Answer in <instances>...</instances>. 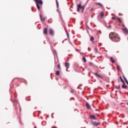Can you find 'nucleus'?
<instances>
[{
  "label": "nucleus",
  "instance_id": "nucleus-1",
  "mask_svg": "<svg viewBox=\"0 0 128 128\" xmlns=\"http://www.w3.org/2000/svg\"><path fill=\"white\" fill-rule=\"evenodd\" d=\"M109 37L112 42H120V36H118V34L114 32L110 33Z\"/></svg>",
  "mask_w": 128,
  "mask_h": 128
},
{
  "label": "nucleus",
  "instance_id": "nucleus-2",
  "mask_svg": "<svg viewBox=\"0 0 128 128\" xmlns=\"http://www.w3.org/2000/svg\"><path fill=\"white\" fill-rule=\"evenodd\" d=\"M35 2L36 3L38 10H40L42 8V0H35Z\"/></svg>",
  "mask_w": 128,
  "mask_h": 128
},
{
  "label": "nucleus",
  "instance_id": "nucleus-3",
  "mask_svg": "<svg viewBox=\"0 0 128 128\" xmlns=\"http://www.w3.org/2000/svg\"><path fill=\"white\" fill-rule=\"evenodd\" d=\"M82 10V12H84V6H82V4H79L77 6V12H79Z\"/></svg>",
  "mask_w": 128,
  "mask_h": 128
},
{
  "label": "nucleus",
  "instance_id": "nucleus-4",
  "mask_svg": "<svg viewBox=\"0 0 128 128\" xmlns=\"http://www.w3.org/2000/svg\"><path fill=\"white\" fill-rule=\"evenodd\" d=\"M92 124L94 126H100V122H92Z\"/></svg>",
  "mask_w": 128,
  "mask_h": 128
},
{
  "label": "nucleus",
  "instance_id": "nucleus-5",
  "mask_svg": "<svg viewBox=\"0 0 128 128\" xmlns=\"http://www.w3.org/2000/svg\"><path fill=\"white\" fill-rule=\"evenodd\" d=\"M94 75L97 76V78H101V80H102L104 78V77L102 76L100 74H98V73H95Z\"/></svg>",
  "mask_w": 128,
  "mask_h": 128
},
{
  "label": "nucleus",
  "instance_id": "nucleus-6",
  "mask_svg": "<svg viewBox=\"0 0 128 128\" xmlns=\"http://www.w3.org/2000/svg\"><path fill=\"white\" fill-rule=\"evenodd\" d=\"M122 30L124 32V33L125 34H128V28H123Z\"/></svg>",
  "mask_w": 128,
  "mask_h": 128
},
{
  "label": "nucleus",
  "instance_id": "nucleus-7",
  "mask_svg": "<svg viewBox=\"0 0 128 128\" xmlns=\"http://www.w3.org/2000/svg\"><path fill=\"white\" fill-rule=\"evenodd\" d=\"M49 34H50V36H54V30H52V29H50L49 30Z\"/></svg>",
  "mask_w": 128,
  "mask_h": 128
},
{
  "label": "nucleus",
  "instance_id": "nucleus-8",
  "mask_svg": "<svg viewBox=\"0 0 128 128\" xmlns=\"http://www.w3.org/2000/svg\"><path fill=\"white\" fill-rule=\"evenodd\" d=\"M43 32L44 34H48V28H44Z\"/></svg>",
  "mask_w": 128,
  "mask_h": 128
},
{
  "label": "nucleus",
  "instance_id": "nucleus-9",
  "mask_svg": "<svg viewBox=\"0 0 128 128\" xmlns=\"http://www.w3.org/2000/svg\"><path fill=\"white\" fill-rule=\"evenodd\" d=\"M64 66L66 68H70V63L65 62Z\"/></svg>",
  "mask_w": 128,
  "mask_h": 128
},
{
  "label": "nucleus",
  "instance_id": "nucleus-10",
  "mask_svg": "<svg viewBox=\"0 0 128 128\" xmlns=\"http://www.w3.org/2000/svg\"><path fill=\"white\" fill-rule=\"evenodd\" d=\"M90 118L91 120H96V116L94 115L90 116Z\"/></svg>",
  "mask_w": 128,
  "mask_h": 128
},
{
  "label": "nucleus",
  "instance_id": "nucleus-11",
  "mask_svg": "<svg viewBox=\"0 0 128 128\" xmlns=\"http://www.w3.org/2000/svg\"><path fill=\"white\" fill-rule=\"evenodd\" d=\"M86 108L87 110H90V104L86 102Z\"/></svg>",
  "mask_w": 128,
  "mask_h": 128
},
{
  "label": "nucleus",
  "instance_id": "nucleus-12",
  "mask_svg": "<svg viewBox=\"0 0 128 128\" xmlns=\"http://www.w3.org/2000/svg\"><path fill=\"white\" fill-rule=\"evenodd\" d=\"M122 88H128V86L126 85V82H124V84H123L122 85Z\"/></svg>",
  "mask_w": 128,
  "mask_h": 128
},
{
  "label": "nucleus",
  "instance_id": "nucleus-13",
  "mask_svg": "<svg viewBox=\"0 0 128 128\" xmlns=\"http://www.w3.org/2000/svg\"><path fill=\"white\" fill-rule=\"evenodd\" d=\"M40 18L41 20H43L44 22V20H46V18L42 17V14H40Z\"/></svg>",
  "mask_w": 128,
  "mask_h": 128
},
{
  "label": "nucleus",
  "instance_id": "nucleus-14",
  "mask_svg": "<svg viewBox=\"0 0 128 128\" xmlns=\"http://www.w3.org/2000/svg\"><path fill=\"white\" fill-rule=\"evenodd\" d=\"M110 60L112 62V64H114L116 62V60H114V58H112V57H111L110 58Z\"/></svg>",
  "mask_w": 128,
  "mask_h": 128
},
{
  "label": "nucleus",
  "instance_id": "nucleus-15",
  "mask_svg": "<svg viewBox=\"0 0 128 128\" xmlns=\"http://www.w3.org/2000/svg\"><path fill=\"white\" fill-rule=\"evenodd\" d=\"M114 88L116 90H120V85H116L114 86Z\"/></svg>",
  "mask_w": 128,
  "mask_h": 128
},
{
  "label": "nucleus",
  "instance_id": "nucleus-16",
  "mask_svg": "<svg viewBox=\"0 0 128 128\" xmlns=\"http://www.w3.org/2000/svg\"><path fill=\"white\" fill-rule=\"evenodd\" d=\"M100 16L102 18H104V12H102Z\"/></svg>",
  "mask_w": 128,
  "mask_h": 128
},
{
  "label": "nucleus",
  "instance_id": "nucleus-17",
  "mask_svg": "<svg viewBox=\"0 0 128 128\" xmlns=\"http://www.w3.org/2000/svg\"><path fill=\"white\" fill-rule=\"evenodd\" d=\"M117 20H118V22H120V24H122V19H121L120 18H117Z\"/></svg>",
  "mask_w": 128,
  "mask_h": 128
},
{
  "label": "nucleus",
  "instance_id": "nucleus-18",
  "mask_svg": "<svg viewBox=\"0 0 128 128\" xmlns=\"http://www.w3.org/2000/svg\"><path fill=\"white\" fill-rule=\"evenodd\" d=\"M82 61L84 62H86V57L84 56L82 58Z\"/></svg>",
  "mask_w": 128,
  "mask_h": 128
},
{
  "label": "nucleus",
  "instance_id": "nucleus-19",
  "mask_svg": "<svg viewBox=\"0 0 128 128\" xmlns=\"http://www.w3.org/2000/svg\"><path fill=\"white\" fill-rule=\"evenodd\" d=\"M120 78L121 82H122V84H124V80H122V78L121 76H120Z\"/></svg>",
  "mask_w": 128,
  "mask_h": 128
},
{
  "label": "nucleus",
  "instance_id": "nucleus-20",
  "mask_svg": "<svg viewBox=\"0 0 128 128\" xmlns=\"http://www.w3.org/2000/svg\"><path fill=\"white\" fill-rule=\"evenodd\" d=\"M124 78L126 84H128V80H126V77L124 76Z\"/></svg>",
  "mask_w": 128,
  "mask_h": 128
},
{
  "label": "nucleus",
  "instance_id": "nucleus-21",
  "mask_svg": "<svg viewBox=\"0 0 128 128\" xmlns=\"http://www.w3.org/2000/svg\"><path fill=\"white\" fill-rule=\"evenodd\" d=\"M94 40V36H91L90 38V42H92V40Z\"/></svg>",
  "mask_w": 128,
  "mask_h": 128
},
{
  "label": "nucleus",
  "instance_id": "nucleus-22",
  "mask_svg": "<svg viewBox=\"0 0 128 128\" xmlns=\"http://www.w3.org/2000/svg\"><path fill=\"white\" fill-rule=\"evenodd\" d=\"M60 71H56V76H60Z\"/></svg>",
  "mask_w": 128,
  "mask_h": 128
},
{
  "label": "nucleus",
  "instance_id": "nucleus-23",
  "mask_svg": "<svg viewBox=\"0 0 128 128\" xmlns=\"http://www.w3.org/2000/svg\"><path fill=\"white\" fill-rule=\"evenodd\" d=\"M96 4H97V6H102V4L100 3L97 2L96 3Z\"/></svg>",
  "mask_w": 128,
  "mask_h": 128
},
{
  "label": "nucleus",
  "instance_id": "nucleus-24",
  "mask_svg": "<svg viewBox=\"0 0 128 128\" xmlns=\"http://www.w3.org/2000/svg\"><path fill=\"white\" fill-rule=\"evenodd\" d=\"M58 68L59 70H60L61 68H60V64H58Z\"/></svg>",
  "mask_w": 128,
  "mask_h": 128
},
{
  "label": "nucleus",
  "instance_id": "nucleus-25",
  "mask_svg": "<svg viewBox=\"0 0 128 128\" xmlns=\"http://www.w3.org/2000/svg\"><path fill=\"white\" fill-rule=\"evenodd\" d=\"M116 68L118 70H120V66H118V65H116Z\"/></svg>",
  "mask_w": 128,
  "mask_h": 128
},
{
  "label": "nucleus",
  "instance_id": "nucleus-26",
  "mask_svg": "<svg viewBox=\"0 0 128 128\" xmlns=\"http://www.w3.org/2000/svg\"><path fill=\"white\" fill-rule=\"evenodd\" d=\"M56 6L58 8V0H56Z\"/></svg>",
  "mask_w": 128,
  "mask_h": 128
},
{
  "label": "nucleus",
  "instance_id": "nucleus-27",
  "mask_svg": "<svg viewBox=\"0 0 128 128\" xmlns=\"http://www.w3.org/2000/svg\"><path fill=\"white\" fill-rule=\"evenodd\" d=\"M94 50L95 52H98V48H95Z\"/></svg>",
  "mask_w": 128,
  "mask_h": 128
},
{
  "label": "nucleus",
  "instance_id": "nucleus-28",
  "mask_svg": "<svg viewBox=\"0 0 128 128\" xmlns=\"http://www.w3.org/2000/svg\"><path fill=\"white\" fill-rule=\"evenodd\" d=\"M92 10H94L93 8H92L90 10V12H92Z\"/></svg>",
  "mask_w": 128,
  "mask_h": 128
},
{
  "label": "nucleus",
  "instance_id": "nucleus-29",
  "mask_svg": "<svg viewBox=\"0 0 128 128\" xmlns=\"http://www.w3.org/2000/svg\"><path fill=\"white\" fill-rule=\"evenodd\" d=\"M112 20H116V17H112Z\"/></svg>",
  "mask_w": 128,
  "mask_h": 128
},
{
  "label": "nucleus",
  "instance_id": "nucleus-30",
  "mask_svg": "<svg viewBox=\"0 0 128 128\" xmlns=\"http://www.w3.org/2000/svg\"><path fill=\"white\" fill-rule=\"evenodd\" d=\"M66 35H67V36H68V32H66Z\"/></svg>",
  "mask_w": 128,
  "mask_h": 128
},
{
  "label": "nucleus",
  "instance_id": "nucleus-31",
  "mask_svg": "<svg viewBox=\"0 0 128 128\" xmlns=\"http://www.w3.org/2000/svg\"><path fill=\"white\" fill-rule=\"evenodd\" d=\"M74 92V90H72L71 91H70V92Z\"/></svg>",
  "mask_w": 128,
  "mask_h": 128
},
{
  "label": "nucleus",
  "instance_id": "nucleus-32",
  "mask_svg": "<svg viewBox=\"0 0 128 128\" xmlns=\"http://www.w3.org/2000/svg\"><path fill=\"white\" fill-rule=\"evenodd\" d=\"M32 10H34V8H32Z\"/></svg>",
  "mask_w": 128,
  "mask_h": 128
},
{
  "label": "nucleus",
  "instance_id": "nucleus-33",
  "mask_svg": "<svg viewBox=\"0 0 128 128\" xmlns=\"http://www.w3.org/2000/svg\"><path fill=\"white\" fill-rule=\"evenodd\" d=\"M118 82H120V79H118Z\"/></svg>",
  "mask_w": 128,
  "mask_h": 128
},
{
  "label": "nucleus",
  "instance_id": "nucleus-34",
  "mask_svg": "<svg viewBox=\"0 0 128 128\" xmlns=\"http://www.w3.org/2000/svg\"><path fill=\"white\" fill-rule=\"evenodd\" d=\"M34 128H36V126H35L34 127Z\"/></svg>",
  "mask_w": 128,
  "mask_h": 128
},
{
  "label": "nucleus",
  "instance_id": "nucleus-35",
  "mask_svg": "<svg viewBox=\"0 0 128 128\" xmlns=\"http://www.w3.org/2000/svg\"><path fill=\"white\" fill-rule=\"evenodd\" d=\"M126 105L128 106V103H126Z\"/></svg>",
  "mask_w": 128,
  "mask_h": 128
},
{
  "label": "nucleus",
  "instance_id": "nucleus-36",
  "mask_svg": "<svg viewBox=\"0 0 128 128\" xmlns=\"http://www.w3.org/2000/svg\"><path fill=\"white\" fill-rule=\"evenodd\" d=\"M66 70L68 72V69H66Z\"/></svg>",
  "mask_w": 128,
  "mask_h": 128
},
{
  "label": "nucleus",
  "instance_id": "nucleus-37",
  "mask_svg": "<svg viewBox=\"0 0 128 128\" xmlns=\"http://www.w3.org/2000/svg\"><path fill=\"white\" fill-rule=\"evenodd\" d=\"M123 26H124V25H123Z\"/></svg>",
  "mask_w": 128,
  "mask_h": 128
}]
</instances>
